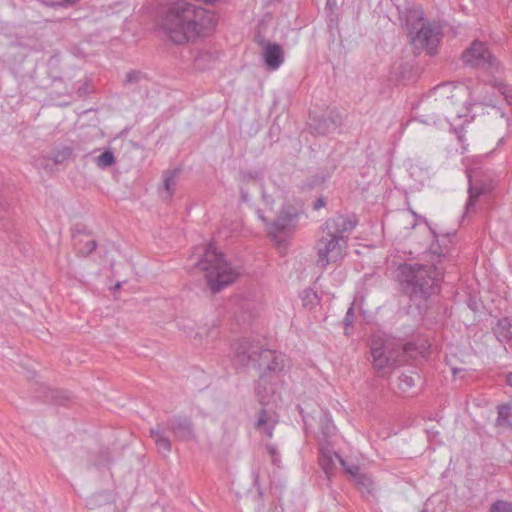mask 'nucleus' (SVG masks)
Listing matches in <instances>:
<instances>
[{"label": "nucleus", "instance_id": "nucleus-31", "mask_svg": "<svg viewBox=\"0 0 512 512\" xmlns=\"http://www.w3.org/2000/svg\"><path fill=\"white\" fill-rule=\"evenodd\" d=\"M355 482L358 485H361L363 488H365L368 492H371L372 486H373V482H372L371 478L368 477L367 475L361 473L360 475H358L355 478Z\"/></svg>", "mask_w": 512, "mask_h": 512}, {"label": "nucleus", "instance_id": "nucleus-12", "mask_svg": "<svg viewBox=\"0 0 512 512\" xmlns=\"http://www.w3.org/2000/svg\"><path fill=\"white\" fill-rule=\"evenodd\" d=\"M297 217L296 210L291 206H283L278 217L272 224L270 234L280 253L286 250V240L279 234L284 232Z\"/></svg>", "mask_w": 512, "mask_h": 512}, {"label": "nucleus", "instance_id": "nucleus-34", "mask_svg": "<svg viewBox=\"0 0 512 512\" xmlns=\"http://www.w3.org/2000/svg\"><path fill=\"white\" fill-rule=\"evenodd\" d=\"M142 76L143 75L140 71H130L126 75L125 82L128 84L137 83L141 80Z\"/></svg>", "mask_w": 512, "mask_h": 512}, {"label": "nucleus", "instance_id": "nucleus-33", "mask_svg": "<svg viewBox=\"0 0 512 512\" xmlns=\"http://www.w3.org/2000/svg\"><path fill=\"white\" fill-rule=\"evenodd\" d=\"M354 321V308H353V304H351V306L348 308L347 312H346V315L343 319V324H344V327H345V334L348 335V327H350L352 325Z\"/></svg>", "mask_w": 512, "mask_h": 512}, {"label": "nucleus", "instance_id": "nucleus-24", "mask_svg": "<svg viewBox=\"0 0 512 512\" xmlns=\"http://www.w3.org/2000/svg\"><path fill=\"white\" fill-rule=\"evenodd\" d=\"M115 162L116 158L111 150H105L101 155L95 158V163L100 169L109 168Z\"/></svg>", "mask_w": 512, "mask_h": 512}, {"label": "nucleus", "instance_id": "nucleus-44", "mask_svg": "<svg viewBox=\"0 0 512 512\" xmlns=\"http://www.w3.org/2000/svg\"><path fill=\"white\" fill-rule=\"evenodd\" d=\"M246 177H248L249 179H253L255 176L252 175L251 173L247 174Z\"/></svg>", "mask_w": 512, "mask_h": 512}, {"label": "nucleus", "instance_id": "nucleus-18", "mask_svg": "<svg viewBox=\"0 0 512 512\" xmlns=\"http://www.w3.org/2000/svg\"><path fill=\"white\" fill-rule=\"evenodd\" d=\"M39 393L36 397L43 399L46 402L55 403L58 405L64 404V402L68 399L66 395L60 390L52 389L45 384H41L39 387Z\"/></svg>", "mask_w": 512, "mask_h": 512}, {"label": "nucleus", "instance_id": "nucleus-17", "mask_svg": "<svg viewBox=\"0 0 512 512\" xmlns=\"http://www.w3.org/2000/svg\"><path fill=\"white\" fill-rule=\"evenodd\" d=\"M493 330L500 342L512 346V318L504 317L499 319Z\"/></svg>", "mask_w": 512, "mask_h": 512}, {"label": "nucleus", "instance_id": "nucleus-39", "mask_svg": "<svg viewBox=\"0 0 512 512\" xmlns=\"http://www.w3.org/2000/svg\"><path fill=\"white\" fill-rule=\"evenodd\" d=\"M240 197H241V200L243 202H248V200H249L248 191L243 189V188H241V190H240Z\"/></svg>", "mask_w": 512, "mask_h": 512}, {"label": "nucleus", "instance_id": "nucleus-42", "mask_svg": "<svg viewBox=\"0 0 512 512\" xmlns=\"http://www.w3.org/2000/svg\"><path fill=\"white\" fill-rule=\"evenodd\" d=\"M506 381L512 387V372L507 374Z\"/></svg>", "mask_w": 512, "mask_h": 512}, {"label": "nucleus", "instance_id": "nucleus-8", "mask_svg": "<svg viewBox=\"0 0 512 512\" xmlns=\"http://www.w3.org/2000/svg\"><path fill=\"white\" fill-rule=\"evenodd\" d=\"M454 89L451 83H442L424 95L415 107L421 122L435 123L452 103Z\"/></svg>", "mask_w": 512, "mask_h": 512}, {"label": "nucleus", "instance_id": "nucleus-26", "mask_svg": "<svg viewBox=\"0 0 512 512\" xmlns=\"http://www.w3.org/2000/svg\"><path fill=\"white\" fill-rule=\"evenodd\" d=\"M268 455L270 456L271 463L276 467H281V455L274 444L268 443L265 446Z\"/></svg>", "mask_w": 512, "mask_h": 512}, {"label": "nucleus", "instance_id": "nucleus-29", "mask_svg": "<svg viewBox=\"0 0 512 512\" xmlns=\"http://www.w3.org/2000/svg\"><path fill=\"white\" fill-rule=\"evenodd\" d=\"M97 248V242L93 239L87 240L82 247L78 248V253L81 256H88Z\"/></svg>", "mask_w": 512, "mask_h": 512}, {"label": "nucleus", "instance_id": "nucleus-10", "mask_svg": "<svg viewBox=\"0 0 512 512\" xmlns=\"http://www.w3.org/2000/svg\"><path fill=\"white\" fill-rule=\"evenodd\" d=\"M463 62L471 67L493 70L497 68V61L492 56L485 44L480 41H474L462 55Z\"/></svg>", "mask_w": 512, "mask_h": 512}, {"label": "nucleus", "instance_id": "nucleus-41", "mask_svg": "<svg viewBox=\"0 0 512 512\" xmlns=\"http://www.w3.org/2000/svg\"><path fill=\"white\" fill-rule=\"evenodd\" d=\"M313 208H314L315 210L320 209V197H317V198L314 200V202H313Z\"/></svg>", "mask_w": 512, "mask_h": 512}, {"label": "nucleus", "instance_id": "nucleus-21", "mask_svg": "<svg viewBox=\"0 0 512 512\" xmlns=\"http://www.w3.org/2000/svg\"><path fill=\"white\" fill-rule=\"evenodd\" d=\"M285 367V357L282 353L275 352V359L268 362L266 366V376L272 377V375L279 373Z\"/></svg>", "mask_w": 512, "mask_h": 512}, {"label": "nucleus", "instance_id": "nucleus-14", "mask_svg": "<svg viewBox=\"0 0 512 512\" xmlns=\"http://www.w3.org/2000/svg\"><path fill=\"white\" fill-rule=\"evenodd\" d=\"M270 378L266 374H260L255 384V395L261 405L269 404L274 397L275 384L271 382Z\"/></svg>", "mask_w": 512, "mask_h": 512}, {"label": "nucleus", "instance_id": "nucleus-20", "mask_svg": "<svg viewBox=\"0 0 512 512\" xmlns=\"http://www.w3.org/2000/svg\"><path fill=\"white\" fill-rule=\"evenodd\" d=\"M74 158V148L72 146H61L51 156L55 165H62Z\"/></svg>", "mask_w": 512, "mask_h": 512}, {"label": "nucleus", "instance_id": "nucleus-3", "mask_svg": "<svg viewBox=\"0 0 512 512\" xmlns=\"http://www.w3.org/2000/svg\"><path fill=\"white\" fill-rule=\"evenodd\" d=\"M197 250L199 255L193 265L205 272L207 285L213 293L221 291L234 282L237 277L236 271L212 244Z\"/></svg>", "mask_w": 512, "mask_h": 512}, {"label": "nucleus", "instance_id": "nucleus-4", "mask_svg": "<svg viewBox=\"0 0 512 512\" xmlns=\"http://www.w3.org/2000/svg\"><path fill=\"white\" fill-rule=\"evenodd\" d=\"M357 223L355 216L344 215H337L326 221L324 230L326 236L322 247V266L343 259L346 254L349 235Z\"/></svg>", "mask_w": 512, "mask_h": 512}, {"label": "nucleus", "instance_id": "nucleus-28", "mask_svg": "<svg viewBox=\"0 0 512 512\" xmlns=\"http://www.w3.org/2000/svg\"><path fill=\"white\" fill-rule=\"evenodd\" d=\"M415 384V380L412 376L410 375H407V374H401L399 377H398V388L405 392L407 391L408 389H410L411 387H413Z\"/></svg>", "mask_w": 512, "mask_h": 512}, {"label": "nucleus", "instance_id": "nucleus-19", "mask_svg": "<svg viewBox=\"0 0 512 512\" xmlns=\"http://www.w3.org/2000/svg\"><path fill=\"white\" fill-rule=\"evenodd\" d=\"M275 350L260 347L259 353L253 362L252 368L258 370L260 374H266V366H268L269 361H273L275 359Z\"/></svg>", "mask_w": 512, "mask_h": 512}, {"label": "nucleus", "instance_id": "nucleus-7", "mask_svg": "<svg viewBox=\"0 0 512 512\" xmlns=\"http://www.w3.org/2000/svg\"><path fill=\"white\" fill-rule=\"evenodd\" d=\"M413 345L408 343L403 347L390 340L373 339L370 345L372 365L380 376H387L395 367L406 361L411 354Z\"/></svg>", "mask_w": 512, "mask_h": 512}, {"label": "nucleus", "instance_id": "nucleus-45", "mask_svg": "<svg viewBox=\"0 0 512 512\" xmlns=\"http://www.w3.org/2000/svg\"><path fill=\"white\" fill-rule=\"evenodd\" d=\"M121 284L118 282L116 285H115V289H118L120 288Z\"/></svg>", "mask_w": 512, "mask_h": 512}, {"label": "nucleus", "instance_id": "nucleus-2", "mask_svg": "<svg viewBox=\"0 0 512 512\" xmlns=\"http://www.w3.org/2000/svg\"><path fill=\"white\" fill-rule=\"evenodd\" d=\"M399 270L403 290L412 301L427 300L436 292L440 271L434 263L404 264Z\"/></svg>", "mask_w": 512, "mask_h": 512}, {"label": "nucleus", "instance_id": "nucleus-11", "mask_svg": "<svg viewBox=\"0 0 512 512\" xmlns=\"http://www.w3.org/2000/svg\"><path fill=\"white\" fill-rule=\"evenodd\" d=\"M262 345L250 337H244L233 346V362L235 365L252 367Z\"/></svg>", "mask_w": 512, "mask_h": 512}, {"label": "nucleus", "instance_id": "nucleus-38", "mask_svg": "<svg viewBox=\"0 0 512 512\" xmlns=\"http://www.w3.org/2000/svg\"><path fill=\"white\" fill-rule=\"evenodd\" d=\"M336 8V0H327L326 1V10H328L331 15L334 13V9Z\"/></svg>", "mask_w": 512, "mask_h": 512}, {"label": "nucleus", "instance_id": "nucleus-9", "mask_svg": "<svg viewBox=\"0 0 512 512\" xmlns=\"http://www.w3.org/2000/svg\"><path fill=\"white\" fill-rule=\"evenodd\" d=\"M340 440L337 428L333 421L325 414L322 417V470L329 474L338 461L345 470L355 479L361 474L357 465L347 466L345 460L336 452L335 448Z\"/></svg>", "mask_w": 512, "mask_h": 512}, {"label": "nucleus", "instance_id": "nucleus-46", "mask_svg": "<svg viewBox=\"0 0 512 512\" xmlns=\"http://www.w3.org/2000/svg\"><path fill=\"white\" fill-rule=\"evenodd\" d=\"M259 217H260L264 222H266V219H265V217H264V216L259 215Z\"/></svg>", "mask_w": 512, "mask_h": 512}, {"label": "nucleus", "instance_id": "nucleus-15", "mask_svg": "<svg viewBox=\"0 0 512 512\" xmlns=\"http://www.w3.org/2000/svg\"><path fill=\"white\" fill-rule=\"evenodd\" d=\"M278 423V419L274 415V413L269 412L265 408H261L257 413V418L255 421V428L260 433L265 434L268 438L273 437V432L276 424Z\"/></svg>", "mask_w": 512, "mask_h": 512}, {"label": "nucleus", "instance_id": "nucleus-1", "mask_svg": "<svg viewBox=\"0 0 512 512\" xmlns=\"http://www.w3.org/2000/svg\"><path fill=\"white\" fill-rule=\"evenodd\" d=\"M217 22L213 12L186 0H176L167 5L160 28L169 40L181 45L209 35Z\"/></svg>", "mask_w": 512, "mask_h": 512}, {"label": "nucleus", "instance_id": "nucleus-48", "mask_svg": "<svg viewBox=\"0 0 512 512\" xmlns=\"http://www.w3.org/2000/svg\"><path fill=\"white\" fill-rule=\"evenodd\" d=\"M443 256H444V254H442V253H439V254H438V257H439V258H441V257H443Z\"/></svg>", "mask_w": 512, "mask_h": 512}, {"label": "nucleus", "instance_id": "nucleus-5", "mask_svg": "<svg viewBox=\"0 0 512 512\" xmlns=\"http://www.w3.org/2000/svg\"><path fill=\"white\" fill-rule=\"evenodd\" d=\"M169 431L176 441L190 442L197 438L195 426L191 417L176 415L169 418L165 423H157L150 428V437L153 439L157 451L163 457H168L172 450V443L167 436Z\"/></svg>", "mask_w": 512, "mask_h": 512}, {"label": "nucleus", "instance_id": "nucleus-16", "mask_svg": "<svg viewBox=\"0 0 512 512\" xmlns=\"http://www.w3.org/2000/svg\"><path fill=\"white\" fill-rule=\"evenodd\" d=\"M341 125V113L336 108H327L322 115V135L335 132Z\"/></svg>", "mask_w": 512, "mask_h": 512}, {"label": "nucleus", "instance_id": "nucleus-30", "mask_svg": "<svg viewBox=\"0 0 512 512\" xmlns=\"http://www.w3.org/2000/svg\"><path fill=\"white\" fill-rule=\"evenodd\" d=\"M510 406L509 405H500L498 406V416H497V424L501 425L507 422L508 417L510 415Z\"/></svg>", "mask_w": 512, "mask_h": 512}, {"label": "nucleus", "instance_id": "nucleus-27", "mask_svg": "<svg viewBox=\"0 0 512 512\" xmlns=\"http://www.w3.org/2000/svg\"><path fill=\"white\" fill-rule=\"evenodd\" d=\"M488 512H512V502L497 500L491 504Z\"/></svg>", "mask_w": 512, "mask_h": 512}, {"label": "nucleus", "instance_id": "nucleus-22", "mask_svg": "<svg viewBox=\"0 0 512 512\" xmlns=\"http://www.w3.org/2000/svg\"><path fill=\"white\" fill-rule=\"evenodd\" d=\"M483 191L484 189L482 186L474 185L470 182L468 188L469 197L465 206L467 213L474 211L476 201L483 194Z\"/></svg>", "mask_w": 512, "mask_h": 512}, {"label": "nucleus", "instance_id": "nucleus-6", "mask_svg": "<svg viewBox=\"0 0 512 512\" xmlns=\"http://www.w3.org/2000/svg\"><path fill=\"white\" fill-rule=\"evenodd\" d=\"M406 28L410 42L417 51L426 50L432 54L440 40V27L424 20L422 10L413 9L406 14Z\"/></svg>", "mask_w": 512, "mask_h": 512}, {"label": "nucleus", "instance_id": "nucleus-25", "mask_svg": "<svg viewBox=\"0 0 512 512\" xmlns=\"http://www.w3.org/2000/svg\"><path fill=\"white\" fill-rule=\"evenodd\" d=\"M303 306L306 308H313L318 303L317 292L313 288L305 289L301 295Z\"/></svg>", "mask_w": 512, "mask_h": 512}, {"label": "nucleus", "instance_id": "nucleus-37", "mask_svg": "<svg viewBox=\"0 0 512 512\" xmlns=\"http://www.w3.org/2000/svg\"><path fill=\"white\" fill-rule=\"evenodd\" d=\"M80 0H62L59 3L53 4V6H62V7H69L77 4Z\"/></svg>", "mask_w": 512, "mask_h": 512}, {"label": "nucleus", "instance_id": "nucleus-32", "mask_svg": "<svg viewBox=\"0 0 512 512\" xmlns=\"http://www.w3.org/2000/svg\"><path fill=\"white\" fill-rule=\"evenodd\" d=\"M111 460L110 452L106 450H101L99 453V457L95 460V465L97 467H102L107 465Z\"/></svg>", "mask_w": 512, "mask_h": 512}, {"label": "nucleus", "instance_id": "nucleus-47", "mask_svg": "<svg viewBox=\"0 0 512 512\" xmlns=\"http://www.w3.org/2000/svg\"><path fill=\"white\" fill-rule=\"evenodd\" d=\"M321 205H322V207H324V206H325V202H324V199H323V198H322Z\"/></svg>", "mask_w": 512, "mask_h": 512}, {"label": "nucleus", "instance_id": "nucleus-35", "mask_svg": "<svg viewBox=\"0 0 512 512\" xmlns=\"http://www.w3.org/2000/svg\"><path fill=\"white\" fill-rule=\"evenodd\" d=\"M320 184L318 176H313L311 180L303 183L301 186L303 191H311Z\"/></svg>", "mask_w": 512, "mask_h": 512}, {"label": "nucleus", "instance_id": "nucleus-36", "mask_svg": "<svg viewBox=\"0 0 512 512\" xmlns=\"http://www.w3.org/2000/svg\"><path fill=\"white\" fill-rule=\"evenodd\" d=\"M51 160V157H40L38 159L35 160V165L38 167V168H43V169H49L50 168V164H49V161Z\"/></svg>", "mask_w": 512, "mask_h": 512}, {"label": "nucleus", "instance_id": "nucleus-23", "mask_svg": "<svg viewBox=\"0 0 512 512\" xmlns=\"http://www.w3.org/2000/svg\"><path fill=\"white\" fill-rule=\"evenodd\" d=\"M178 175H179L178 170L167 171L164 174L163 185H164V189L167 193V197H169V198L172 197V195L175 192V186H176Z\"/></svg>", "mask_w": 512, "mask_h": 512}, {"label": "nucleus", "instance_id": "nucleus-43", "mask_svg": "<svg viewBox=\"0 0 512 512\" xmlns=\"http://www.w3.org/2000/svg\"><path fill=\"white\" fill-rule=\"evenodd\" d=\"M85 91H86L85 87H81V88L78 89L79 95H83L85 93Z\"/></svg>", "mask_w": 512, "mask_h": 512}, {"label": "nucleus", "instance_id": "nucleus-40", "mask_svg": "<svg viewBox=\"0 0 512 512\" xmlns=\"http://www.w3.org/2000/svg\"><path fill=\"white\" fill-rule=\"evenodd\" d=\"M502 94L504 95L505 100L507 101V103L509 105H511L512 104V95L510 93H508L505 89L502 91Z\"/></svg>", "mask_w": 512, "mask_h": 512}, {"label": "nucleus", "instance_id": "nucleus-13", "mask_svg": "<svg viewBox=\"0 0 512 512\" xmlns=\"http://www.w3.org/2000/svg\"><path fill=\"white\" fill-rule=\"evenodd\" d=\"M261 46L265 65L271 70L278 69L284 61L282 47L277 43H270L264 40L261 42Z\"/></svg>", "mask_w": 512, "mask_h": 512}]
</instances>
